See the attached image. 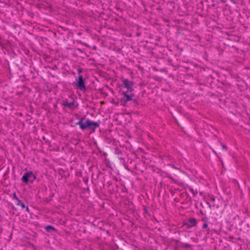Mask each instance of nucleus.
<instances>
[{
	"label": "nucleus",
	"instance_id": "nucleus-14",
	"mask_svg": "<svg viewBox=\"0 0 250 250\" xmlns=\"http://www.w3.org/2000/svg\"><path fill=\"white\" fill-rule=\"evenodd\" d=\"M225 0H222V1H224Z\"/></svg>",
	"mask_w": 250,
	"mask_h": 250
},
{
	"label": "nucleus",
	"instance_id": "nucleus-5",
	"mask_svg": "<svg viewBox=\"0 0 250 250\" xmlns=\"http://www.w3.org/2000/svg\"><path fill=\"white\" fill-rule=\"evenodd\" d=\"M17 205L21 206L22 208H25V204L22 203L20 200H18Z\"/></svg>",
	"mask_w": 250,
	"mask_h": 250
},
{
	"label": "nucleus",
	"instance_id": "nucleus-6",
	"mask_svg": "<svg viewBox=\"0 0 250 250\" xmlns=\"http://www.w3.org/2000/svg\"><path fill=\"white\" fill-rule=\"evenodd\" d=\"M123 94L124 95L125 97L126 98V99H125L126 101L131 100V99H132V96L131 95H127L126 94V93H125V92H123Z\"/></svg>",
	"mask_w": 250,
	"mask_h": 250
},
{
	"label": "nucleus",
	"instance_id": "nucleus-13",
	"mask_svg": "<svg viewBox=\"0 0 250 250\" xmlns=\"http://www.w3.org/2000/svg\"><path fill=\"white\" fill-rule=\"evenodd\" d=\"M223 148H225V146L224 145L222 146Z\"/></svg>",
	"mask_w": 250,
	"mask_h": 250
},
{
	"label": "nucleus",
	"instance_id": "nucleus-10",
	"mask_svg": "<svg viewBox=\"0 0 250 250\" xmlns=\"http://www.w3.org/2000/svg\"><path fill=\"white\" fill-rule=\"evenodd\" d=\"M13 197L15 199H16L17 200V201H18V200H20L17 196L16 193H15L13 195Z\"/></svg>",
	"mask_w": 250,
	"mask_h": 250
},
{
	"label": "nucleus",
	"instance_id": "nucleus-2",
	"mask_svg": "<svg viewBox=\"0 0 250 250\" xmlns=\"http://www.w3.org/2000/svg\"><path fill=\"white\" fill-rule=\"evenodd\" d=\"M76 124L79 125L80 128L83 130L88 127L91 126V121L88 119H87L84 122H83V120H81L79 122L76 123Z\"/></svg>",
	"mask_w": 250,
	"mask_h": 250
},
{
	"label": "nucleus",
	"instance_id": "nucleus-1",
	"mask_svg": "<svg viewBox=\"0 0 250 250\" xmlns=\"http://www.w3.org/2000/svg\"><path fill=\"white\" fill-rule=\"evenodd\" d=\"M22 181L27 184L32 183L36 179V176L31 171L25 173L22 177Z\"/></svg>",
	"mask_w": 250,
	"mask_h": 250
},
{
	"label": "nucleus",
	"instance_id": "nucleus-8",
	"mask_svg": "<svg viewBox=\"0 0 250 250\" xmlns=\"http://www.w3.org/2000/svg\"><path fill=\"white\" fill-rule=\"evenodd\" d=\"M46 229L48 231H49L50 229H54V228L50 226H48L46 227Z\"/></svg>",
	"mask_w": 250,
	"mask_h": 250
},
{
	"label": "nucleus",
	"instance_id": "nucleus-3",
	"mask_svg": "<svg viewBox=\"0 0 250 250\" xmlns=\"http://www.w3.org/2000/svg\"><path fill=\"white\" fill-rule=\"evenodd\" d=\"M76 85L78 88H79L81 90H84L85 89V85L83 80V78L82 76H79V80L76 84Z\"/></svg>",
	"mask_w": 250,
	"mask_h": 250
},
{
	"label": "nucleus",
	"instance_id": "nucleus-9",
	"mask_svg": "<svg viewBox=\"0 0 250 250\" xmlns=\"http://www.w3.org/2000/svg\"><path fill=\"white\" fill-rule=\"evenodd\" d=\"M190 222L195 224L196 223V220L194 218H191L190 219Z\"/></svg>",
	"mask_w": 250,
	"mask_h": 250
},
{
	"label": "nucleus",
	"instance_id": "nucleus-4",
	"mask_svg": "<svg viewBox=\"0 0 250 250\" xmlns=\"http://www.w3.org/2000/svg\"><path fill=\"white\" fill-rule=\"evenodd\" d=\"M123 84L124 86L128 90H131L133 84L132 82L129 81L127 79H124L123 81Z\"/></svg>",
	"mask_w": 250,
	"mask_h": 250
},
{
	"label": "nucleus",
	"instance_id": "nucleus-12",
	"mask_svg": "<svg viewBox=\"0 0 250 250\" xmlns=\"http://www.w3.org/2000/svg\"><path fill=\"white\" fill-rule=\"evenodd\" d=\"M207 224H204V228H206V227H207Z\"/></svg>",
	"mask_w": 250,
	"mask_h": 250
},
{
	"label": "nucleus",
	"instance_id": "nucleus-11",
	"mask_svg": "<svg viewBox=\"0 0 250 250\" xmlns=\"http://www.w3.org/2000/svg\"><path fill=\"white\" fill-rule=\"evenodd\" d=\"M26 211H29V208L28 207H26Z\"/></svg>",
	"mask_w": 250,
	"mask_h": 250
},
{
	"label": "nucleus",
	"instance_id": "nucleus-7",
	"mask_svg": "<svg viewBox=\"0 0 250 250\" xmlns=\"http://www.w3.org/2000/svg\"><path fill=\"white\" fill-rule=\"evenodd\" d=\"M91 126H93L94 130L99 126V125L97 122H93L91 121Z\"/></svg>",
	"mask_w": 250,
	"mask_h": 250
}]
</instances>
